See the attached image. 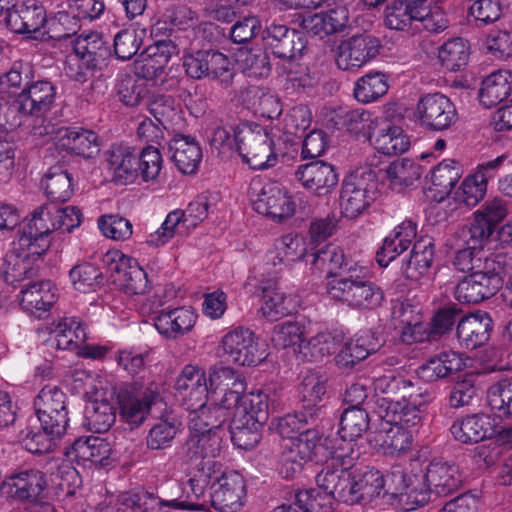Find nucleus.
<instances>
[{
    "mask_svg": "<svg viewBox=\"0 0 512 512\" xmlns=\"http://www.w3.org/2000/svg\"><path fill=\"white\" fill-rule=\"evenodd\" d=\"M294 176L303 188L317 196L328 195L338 183L333 166L323 161L299 165Z\"/></svg>",
    "mask_w": 512,
    "mask_h": 512,
    "instance_id": "nucleus-22",
    "label": "nucleus"
},
{
    "mask_svg": "<svg viewBox=\"0 0 512 512\" xmlns=\"http://www.w3.org/2000/svg\"><path fill=\"white\" fill-rule=\"evenodd\" d=\"M426 1H393L385 9V25L391 30L413 34L419 29L421 3H426Z\"/></svg>",
    "mask_w": 512,
    "mask_h": 512,
    "instance_id": "nucleus-31",
    "label": "nucleus"
},
{
    "mask_svg": "<svg viewBox=\"0 0 512 512\" xmlns=\"http://www.w3.org/2000/svg\"><path fill=\"white\" fill-rule=\"evenodd\" d=\"M405 409L404 404L392 402L382 415L379 428L369 438L374 448L385 455L398 456L412 446V428L421 421V410Z\"/></svg>",
    "mask_w": 512,
    "mask_h": 512,
    "instance_id": "nucleus-4",
    "label": "nucleus"
},
{
    "mask_svg": "<svg viewBox=\"0 0 512 512\" xmlns=\"http://www.w3.org/2000/svg\"><path fill=\"white\" fill-rule=\"evenodd\" d=\"M245 498L246 483L237 471H225L211 484L210 502L220 512H238Z\"/></svg>",
    "mask_w": 512,
    "mask_h": 512,
    "instance_id": "nucleus-15",
    "label": "nucleus"
},
{
    "mask_svg": "<svg viewBox=\"0 0 512 512\" xmlns=\"http://www.w3.org/2000/svg\"><path fill=\"white\" fill-rule=\"evenodd\" d=\"M219 349L227 360L241 366H252L260 363L265 355L259 351L257 338L248 328L237 327L227 332L220 343Z\"/></svg>",
    "mask_w": 512,
    "mask_h": 512,
    "instance_id": "nucleus-14",
    "label": "nucleus"
},
{
    "mask_svg": "<svg viewBox=\"0 0 512 512\" xmlns=\"http://www.w3.org/2000/svg\"><path fill=\"white\" fill-rule=\"evenodd\" d=\"M56 145L86 158L93 157L99 150L97 135L82 128L61 127L56 131Z\"/></svg>",
    "mask_w": 512,
    "mask_h": 512,
    "instance_id": "nucleus-35",
    "label": "nucleus"
},
{
    "mask_svg": "<svg viewBox=\"0 0 512 512\" xmlns=\"http://www.w3.org/2000/svg\"><path fill=\"white\" fill-rule=\"evenodd\" d=\"M255 286L261 292L262 300L259 312L262 317L269 321H277L291 313L297 308V300L281 290L278 286L276 275L270 273V269L257 271L254 278H249L248 283Z\"/></svg>",
    "mask_w": 512,
    "mask_h": 512,
    "instance_id": "nucleus-10",
    "label": "nucleus"
},
{
    "mask_svg": "<svg viewBox=\"0 0 512 512\" xmlns=\"http://www.w3.org/2000/svg\"><path fill=\"white\" fill-rule=\"evenodd\" d=\"M197 470L188 480L187 500L173 499L165 501L169 508L187 509V510H204L207 506L205 499L206 489L210 485L212 476L217 472L206 468L196 467Z\"/></svg>",
    "mask_w": 512,
    "mask_h": 512,
    "instance_id": "nucleus-36",
    "label": "nucleus"
},
{
    "mask_svg": "<svg viewBox=\"0 0 512 512\" xmlns=\"http://www.w3.org/2000/svg\"><path fill=\"white\" fill-rule=\"evenodd\" d=\"M336 441L338 442L337 445H332V442L329 443V449L326 452L330 458L326 464L345 471H356L354 467L360 456L357 444L355 441L341 437Z\"/></svg>",
    "mask_w": 512,
    "mask_h": 512,
    "instance_id": "nucleus-63",
    "label": "nucleus"
},
{
    "mask_svg": "<svg viewBox=\"0 0 512 512\" xmlns=\"http://www.w3.org/2000/svg\"><path fill=\"white\" fill-rule=\"evenodd\" d=\"M433 256L434 248L430 238L417 241L413 246L410 258L403 266L406 277L411 280L420 279L428 272Z\"/></svg>",
    "mask_w": 512,
    "mask_h": 512,
    "instance_id": "nucleus-55",
    "label": "nucleus"
},
{
    "mask_svg": "<svg viewBox=\"0 0 512 512\" xmlns=\"http://www.w3.org/2000/svg\"><path fill=\"white\" fill-rule=\"evenodd\" d=\"M103 263L110 272L119 274L124 292L128 295H143L149 290L147 274L137 261L119 250H110L103 256Z\"/></svg>",
    "mask_w": 512,
    "mask_h": 512,
    "instance_id": "nucleus-18",
    "label": "nucleus"
},
{
    "mask_svg": "<svg viewBox=\"0 0 512 512\" xmlns=\"http://www.w3.org/2000/svg\"><path fill=\"white\" fill-rule=\"evenodd\" d=\"M492 319L486 312L478 311L461 318L457 325V338L467 349L484 345L490 338Z\"/></svg>",
    "mask_w": 512,
    "mask_h": 512,
    "instance_id": "nucleus-30",
    "label": "nucleus"
},
{
    "mask_svg": "<svg viewBox=\"0 0 512 512\" xmlns=\"http://www.w3.org/2000/svg\"><path fill=\"white\" fill-rule=\"evenodd\" d=\"M380 47L379 40L370 34L353 35L338 45L336 64L344 71H358L379 54Z\"/></svg>",
    "mask_w": 512,
    "mask_h": 512,
    "instance_id": "nucleus-11",
    "label": "nucleus"
},
{
    "mask_svg": "<svg viewBox=\"0 0 512 512\" xmlns=\"http://www.w3.org/2000/svg\"><path fill=\"white\" fill-rule=\"evenodd\" d=\"M389 89V77L383 72L368 73L354 85V97L358 102L371 103L384 96Z\"/></svg>",
    "mask_w": 512,
    "mask_h": 512,
    "instance_id": "nucleus-56",
    "label": "nucleus"
},
{
    "mask_svg": "<svg viewBox=\"0 0 512 512\" xmlns=\"http://www.w3.org/2000/svg\"><path fill=\"white\" fill-rule=\"evenodd\" d=\"M375 390L386 395L383 398L385 411L388 410L392 402H398L405 406V410L415 408L421 410V407L432 400L431 395L422 392L411 381L402 377L385 375L379 377L374 382Z\"/></svg>",
    "mask_w": 512,
    "mask_h": 512,
    "instance_id": "nucleus-13",
    "label": "nucleus"
},
{
    "mask_svg": "<svg viewBox=\"0 0 512 512\" xmlns=\"http://www.w3.org/2000/svg\"><path fill=\"white\" fill-rule=\"evenodd\" d=\"M385 178L392 189L401 191L412 185L421 176L420 166L410 159L402 158L390 163L384 170Z\"/></svg>",
    "mask_w": 512,
    "mask_h": 512,
    "instance_id": "nucleus-59",
    "label": "nucleus"
},
{
    "mask_svg": "<svg viewBox=\"0 0 512 512\" xmlns=\"http://www.w3.org/2000/svg\"><path fill=\"white\" fill-rule=\"evenodd\" d=\"M235 61L248 77L265 78L271 71L269 57L261 49H239Z\"/></svg>",
    "mask_w": 512,
    "mask_h": 512,
    "instance_id": "nucleus-61",
    "label": "nucleus"
},
{
    "mask_svg": "<svg viewBox=\"0 0 512 512\" xmlns=\"http://www.w3.org/2000/svg\"><path fill=\"white\" fill-rule=\"evenodd\" d=\"M415 115L422 126L435 131L449 128L457 119L454 104L441 93L422 96L416 105Z\"/></svg>",
    "mask_w": 512,
    "mask_h": 512,
    "instance_id": "nucleus-16",
    "label": "nucleus"
},
{
    "mask_svg": "<svg viewBox=\"0 0 512 512\" xmlns=\"http://www.w3.org/2000/svg\"><path fill=\"white\" fill-rule=\"evenodd\" d=\"M34 407L40 424L51 428L53 433L64 434L68 422L66 395L55 385H46L34 400Z\"/></svg>",
    "mask_w": 512,
    "mask_h": 512,
    "instance_id": "nucleus-12",
    "label": "nucleus"
},
{
    "mask_svg": "<svg viewBox=\"0 0 512 512\" xmlns=\"http://www.w3.org/2000/svg\"><path fill=\"white\" fill-rule=\"evenodd\" d=\"M108 169L120 184L133 183L137 179V154L125 144L112 145L107 151Z\"/></svg>",
    "mask_w": 512,
    "mask_h": 512,
    "instance_id": "nucleus-38",
    "label": "nucleus"
},
{
    "mask_svg": "<svg viewBox=\"0 0 512 512\" xmlns=\"http://www.w3.org/2000/svg\"><path fill=\"white\" fill-rule=\"evenodd\" d=\"M370 418L361 407L346 408L340 418L339 435L343 439L355 441L368 430Z\"/></svg>",
    "mask_w": 512,
    "mask_h": 512,
    "instance_id": "nucleus-60",
    "label": "nucleus"
},
{
    "mask_svg": "<svg viewBox=\"0 0 512 512\" xmlns=\"http://www.w3.org/2000/svg\"><path fill=\"white\" fill-rule=\"evenodd\" d=\"M49 329L54 335L56 347L61 350L77 348L87 339L86 328L76 317H63L54 321Z\"/></svg>",
    "mask_w": 512,
    "mask_h": 512,
    "instance_id": "nucleus-48",
    "label": "nucleus"
},
{
    "mask_svg": "<svg viewBox=\"0 0 512 512\" xmlns=\"http://www.w3.org/2000/svg\"><path fill=\"white\" fill-rule=\"evenodd\" d=\"M505 277V268L494 272L469 274L457 284L454 296L461 303H479L494 295L502 287Z\"/></svg>",
    "mask_w": 512,
    "mask_h": 512,
    "instance_id": "nucleus-17",
    "label": "nucleus"
},
{
    "mask_svg": "<svg viewBox=\"0 0 512 512\" xmlns=\"http://www.w3.org/2000/svg\"><path fill=\"white\" fill-rule=\"evenodd\" d=\"M431 491L423 475L405 472L393 467L387 473V496L397 501L404 511H412L427 504Z\"/></svg>",
    "mask_w": 512,
    "mask_h": 512,
    "instance_id": "nucleus-8",
    "label": "nucleus"
},
{
    "mask_svg": "<svg viewBox=\"0 0 512 512\" xmlns=\"http://www.w3.org/2000/svg\"><path fill=\"white\" fill-rule=\"evenodd\" d=\"M508 215L507 203L496 197L486 202L479 210L474 212L470 227V237L483 243L492 235L495 226Z\"/></svg>",
    "mask_w": 512,
    "mask_h": 512,
    "instance_id": "nucleus-29",
    "label": "nucleus"
},
{
    "mask_svg": "<svg viewBox=\"0 0 512 512\" xmlns=\"http://www.w3.org/2000/svg\"><path fill=\"white\" fill-rule=\"evenodd\" d=\"M372 144L379 153L392 156L406 152L410 138L401 127L387 124L377 132Z\"/></svg>",
    "mask_w": 512,
    "mask_h": 512,
    "instance_id": "nucleus-53",
    "label": "nucleus"
},
{
    "mask_svg": "<svg viewBox=\"0 0 512 512\" xmlns=\"http://www.w3.org/2000/svg\"><path fill=\"white\" fill-rule=\"evenodd\" d=\"M263 39L273 54L279 58H297L306 48L303 35L285 25L271 24L266 28Z\"/></svg>",
    "mask_w": 512,
    "mask_h": 512,
    "instance_id": "nucleus-28",
    "label": "nucleus"
},
{
    "mask_svg": "<svg viewBox=\"0 0 512 512\" xmlns=\"http://www.w3.org/2000/svg\"><path fill=\"white\" fill-rule=\"evenodd\" d=\"M487 402L497 415L479 413L457 419L450 428L455 440L473 444L500 432V417L512 416V379L493 384L488 389Z\"/></svg>",
    "mask_w": 512,
    "mask_h": 512,
    "instance_id": "nucleus-3",
    "label": "nucleus"
},
{
    "mask_svg": "<svg viewBox=\"0 0 512 512\" xmlns=\"http://www.w3.org/2000/svg\"><path fill=\"white\" fill-rule=\"evenodd\" d=\"M511 94L512 73L508 70H499L484 79L479 91V100L484 107L492 108Z\"/></svg>",
    "mask_w": 512,
    "mask_h": 512,
    "instance_id": "nucleus-49",
    "label": "nucleus"
},
{
    "mask_svg": "<svg viewBox=\"0 0 512 512\" xmlns=\"http://www.w3.org/2000/svg\"><path fill=\"white\" fill-rule=\"evenodd\" d=\"M375 191V176L371 170L350 174L344 179L340 190L341 215L347 219L359 217L374 202Z\"/></svg>",
    "mask_w": 512,
    "mask_h": 512,
    "instance_id": "nucleus-9",
    "label": "nucleus"
},
{
    "mask_svg": "<svg viewBox=\"0 0 512 512\" xmlns=\"http://www.w3.org/2000/svg\"><path fill=\"white\" fill-rule=\"evenodd\" d=\"M159 393L155 384H150L142 391L122 395L119 400L122 418L132 424L140 425L147 417L152 404Z\"/></svg>",
    "mask_w": 512,
    "mask_h": 512,
    "instance_id": "nucleus-33",
    "label": "nucleus"
},
{
    "mask_svg": "<svg viewBox=\"0 0 512 512\" xmlns=\"http://www.w3.org/2000/svg\"><path fill=\"white\" fill-rule=\"evenodd\" d=\"M47 197L55 202H65L74 192L72 175L60 166L51 167L44 177Z\"/></svg>",
    "mask_w": 512,
    "mask_h": 512,
    "instance_id": "nucleus-58",
    "label": "nucleus"
},
{
    "mask_svg": "<svg viewBox=\"0 0 512 512\" xmlns=\"http://www.w3.org/2000/svg\"><path fill=\"white\" fill-rule=\"evenodd\" d=\"M353 471H345L326 464L316 475L318 488L332 499L347 503Z\"/></svg>",
    "mask_w": 512,
    "mask_h": 512,
    "instance_id": "nucleus-43",
    "label": "nucleus"
},
{
    "mask_svg": "<svg viewBox=\"0 0 512 512\" xmlns=\"http://www.w3.org/2000/svg\"><path fill=\"white\" fill-rule=\"evenodd\" d=\"M238 153L252 169H266L277 162L280 139L273 129L256 123H241L236 127Z\"/></svg>",
    "mask_w": 512,
    "mask_h": 512,
    "instance_id": "nucleus-5",
    "label": "nucleus"
},
{
    "mask_svg": "<svg viewBox=\"0 0 512 512\" xmlns=\"http://www.w3.org/2000/svg\"><path fill=\"white\" fill-rule=\"evenodd\" d=\"M16 96L22 117L30 115L40 117L53 106L56 87L49 81L39 80L28 84Z\"/></svg>",
    "mask_w": 512,
    "mask_h": 512,
    "instance_id": "nucleus-24",
    "label": "nucleus"
},
{
    "mask_svg": "<svg viewBox=\"0 0 512 512\" xmlns=\"http://www.w3.org/2000/svg\"><path fill=\"white\" fill-rule=\"evenodd\" d=\"M464 366L462 356L455 351H445L421 365L417 374L419 378L432 382L461 370Z\"/></svg>",
    "mask_w": 512,
    "mask_h": 512,
    "instance_id": "nucleus-50",
    "label": "nucleus"
},
{
    "mask_svg": "<svg viewBox=\"0 0 512 512\" xmlns=\"http://www.w3.org/2000/svg\"><path fill=\"white\" fill-rule=\"evenodd\" d=\"M306 254L307 244L303 236L293 233L283 235L274 241L259 271L269 268L270 273L276 275L282 267L289 268L293 263L303 260Z\"/></svg>",
    "mask_w": 512,
    "mask_h": 512,
    "instance_id": "nucleus-20",
    "label": "nucleus"
},
{
    "mask_svg": "<svg viewBox=\"0 0 512 512\" xmlns=\"http://www.w3.org/2000/svg\"><path fill=\"white\" fill-rule=\"evenodd\" d=\"M333 442L329 438L322 441V436L315 429H307L300 432L296 438L285 441L289 447L301 455L307 462L314 457H325L329 449V443Z\"/></svg>",
    "mask_w": 512,
    "mask_h": 512,
    "instance_id": "nucleus-54",
    "label": "nucleus"
},
{
    "mask_svg": "<svg viewBox=\"0 0 512 512\" xmlns=\"http://www.w3.org/2000/svg\"><path fill=\"white\" fill-rule=\"evenodd\" d=\"M8 493L20 500L37 498L46 487L44 474L38 470L23 471L5 483Z\"/></svg>",
    "mask_w": 512,
    "mask_h": 512,
    "instance_id": "nucleus-51",
    "label": "nucleus"
},
{
    "mask_svg": "<svg viewBox=\"0 0 512 512\" xmlns=\"http://www.w3.org/2000/svg\"><path fill=\"white\" fill-rule=\"evenodd\" d=\"M248 195L255 211L273 220H284L294 215L296 204L286 188L281 185L253 179Z\"/></svg>",
    "mask_w": 512,
    "mask_h": 512,
    "instance_id": "nucleus-7",
    "label": "nucleus"
},
{
    "mask_svg": "<svg viewBox=\"0 0 512 512\" xmlns=\"http://www.w3.org/2000/svg\"><path fill=\"white\" fill-rule=\"evenodd\" d=\"M469 55L467 41L459 37L446 41L438 51V58L442 66L448 71H457L465 66Z\"/></svg>",
    "mask_w": 512,
    "mask_h": 512,
    "instance_id": "nucleus-64",
    "label": "nucleus"
},
{
    "mask_svg": "<svg viewBox=\"0 0 512 512\" xmlns=\"http://www.w3.org/2000/svg\"><path fill=\"white\" fill-rule=\"evenodd\" d=\"M305 326L299 321H285L274 326L271 341L277 348H291L295 354L300 355L304 350Z\"/></svg>",
    "mask_w": 512,
    "mask_h": 512,
    "instance_id": "nucleus-57",
    "label": "nucleus"
},
{
    "mask_svg": "<svg viewBox=\"0 0 512 512\" xmlns=\"http://www.w3.org/2000/svg\"><path fill=\"white\" fill-rule=\"evenodd\" d=\"M156 506L167 507L165 501L148 493L125 492L118 496L116 507L107 508L106 512H150Z\"/></svg>",
    "mask_w": 512,
    "mask_h": 512,
    "instance_id": "nucleus-62",
    "label": "nucleus"
},
{
    "mask_svg": "<svg viewBox=\"0 0 512 512\" xmlns=\"http://www.w3.org/2000/svg\"><path fill=\"white\" fill-rule=\"evenodd\" d=\"M171 158L184 174L194 173L202 159V151L197 141L188 135L176 134L169 142Z\"/></svg>",
    "mask_w": 512,
    "mask_h": 512,
    "instance_id": "nucleus-41",
    "label": "nucleus"
},
{
    "mask_svg": "<svg viewBox=\"0 0 512 512\" xmlns=\"http://www.w3.org/2000/svg\"><path fill=\"white\" fill-rule=\"evenodd\" d=\"M174 388L187 410L203 406L206 404L209 393L205 370L198 365H185L176 378Z\"/></svg>",
    "mask_w": 512,
    "mask_h": 512,
    "instance_id": "nucleus-19",
    "label": "nucleus"
},
{
    "mask_svg": "<svg viewBox=\"0 0 512 512\" xmlns=\"http://www.w3.org/2000/svg\"><path fill=\"white\" fill-rule=\"evenodd\" d=\"M392 318L401 338L406 343L420 342L425 338L426 326L419 310L409 303H400L393 308Z\"/></svg>",
    "mask_w": 512,
    "mask_h": 512,
    "instance_id": "nucleus-42",
    "label": "nucleus"
},
{
    "mask_svg": "<svg viewBox=\"0 0 512 512\" xmlns=\"http://www.w3.org/2000/svg\"><path fill=\"white\" fill-rule=\"evenodd\" d=\"M381 346L375 333L369 330L360 331L345 343L336 356V363L341 367H350L376 352Z\"/></svg>",
    "mask_w": 512,
    "mask_h": 512,
    "instance_id": "nucleus-40",
    "label": "nucleus"
},
{
    "mask_svg": "<svg viewBox=\"0 0 512 512\" xmlns=\"http://www.w3.org/2000/svg\"><path fill=\"white\" fill-rule=\"evenodd\" d=\"M190 411L189 428L190 431L218 433L221 426L228 420H231V412L228 407L219 400V405L197 407Z\"/></svg>",
    "mask_w": 512,
    "mask_h": 512,
    "instance_id": "nucleus-45",
    "label": "nucleus"
},
{
    "mask_svg": "<svg viewBox=\"0 0 512 512\" xmlns=\"http://www.w3.org/2000/svg\"><path fill=\"white\" fill-rule=\"evenodd\" d=\"M221 437L218 433L190 431V437L186 442V458L196 462V467L218 471L220 465L215 459L221 450Z\"/></svg>",
    "mask_w": 512,
    "mask_h": 512,
    "instance_id": "nucleus-21",
    "label": "nucleus"
},
{
    "mask_svg": "<svg viewBox=\"0 0 512 512\" xmlns=\"http://www.w3.org/2000/svg\"><path fill=\"white\" fill-rule=\"evenodd\" d=\"M196 320L197 314L191 307H178L161 311L154 318V326L164 337L176 339L189 332Z\"/></svg>",
    "mask_w": 512,
    "mask_h": 512,
    "instance_id": "nucleus-34",
    "label": "nucleus"
},
{
    "mask_svg": "<svg viewBox=\"0 0 512 512\" xmlns=\"http://www.w3.org/2000/svg\"><path fill=\"white\" fill-rule=\"evenodd\" d=\"M75 29L72 33H65L59 35L61 39H70L73 51L81 55L86 60H92V63L99 65L100 61L105 58L108 49L102 37L96 32H84L78 36H73Z\"/></svg>",
    "mask_w": 512,
    "mask_h": 512,
    "instance_id": "nucleus-52",
    "label": "nucleus"
},
{
    "mask_svg": "<svg viewBox=\"0 0 512 512\" xmlns=\"http://www.w3.org/2000/svg\"><path fill=\"white\" fill-rule=\"evenodd\" d=\"M417 234V226L412 221H403L384 239L376 260L381 267H387L398 255L408 249Z\"/></svg>",
    "mask_w": 512,
    "mask_h": 512,
    "instance_id": "nucleus-37",
    "label": "nucleus"
},
{
    "mask_svg": "<svg viewBox=\"0 0 512 512\" xmlns=\"http://www.w3.org/2000/svg\"><path fill=\"white\" fill-rule=\"evenodd\" d=\"M76 377V380L83 381L84 393L90 397L85 407L87 428L96 433L108 431L116 420L113 391L104 387V381L98 379L96 374L80 371Z\"/></svg>",
    "mask_w": 512,
    "mask_h": 512,
    "instance_id": "nucleus-6",
    "label": "nucleus"
},
{
    "mask_svg": "<svg viewBox=\"0 0 512 512\" xmlns=\"http://www.w3.org/2000/svg\"><path fill=\"white\" fill-rule=\"evenodd\" d=\"M212 392L223 391L222 403L231 412V437L243 449L253 448L260 439L259 429L269 418L268 395L261 390L244 394L246 384L228 366L210 370Z\"/></svg>",
    "mask_w": 512,
    "mask_h": 512,
    "instance_id": "nucleus-2",
    "label": "nucleus"
},
{
    "mask_svg": "<svg viewBox=\"0 0 512 512\" xmlns=\"http://www.w3.org/2000/svg\"><path fill=\"white\" fill-rule=\"evenodd\" d=\"M299 394L303 410L310 419H313L322 409L321 403L326 394V379L318 372L309 371L302 378Z\"/></svg>",
    "mask_w": 512,
    "mask_h": 512,
    "instance_id": "nucleus-47",
    "label": "nucleus"
},
{
    "mask_svg": "<svg viewBox=\"0 0 512 512\" xmlns=\"http://www.w3.org/2000/svg\"><path fill=\"white\" fill-rule=\"evenodd\" d=\"M431 494L447 496L458 490L462 484L459 467L448 462H431L424 475Z\"/></svg>",
    "mask_w": 512,
    "mask_h": 512,
    "instance_id": "nucleus-32",
    "label": "nucleus"
},
{
    "mask_svg": "<svg viewBox=\"0 0 512 512\" xmlns=\"http://www.w3.org/2000/svg\"><path fill=\"white\" fill-rule=\"evenodd\" d=\"M17 300L25 313L42 318L57 301L56 288L46 280L29 283L22 287Z\"/></svg>",
    "mask_w": 512,
    "mask_h": 512,
    "instance_id": "nucleus-26",
    "label": "nucleus"
},
{
    "mask_svg": "<svg viewBox=\"0 0 512 512\" xmlns=\"http://www.w3.org/2000/svg\"><path fill=\"white\" fill-rule=\"evenodd\" d=\"M47 21L41 0H25L14 5L6 17L8 28L14 33L34 34L41 31Z\"/></svg>",
    "mask_w": 512,
    "mask_h": 512,
    "instance_id": "nucleus-27",
    "label": "nucleus"
},
{
    "mask_svg": "<svg viewBox=\"0 0 512 512\" xmlns=\"http://www.w3.org/2000/svg\"><path fill=\"white\" fill-rule=\"evenodd\" d=\"M348 9L345 4L305 16L301 26L305 32L318 39L342 32L348 23Z\"/></svg>",
    "mask_w": 512,
    "mask_h": 512,
    "instance_id": "nucleus-25",
    "label": "nucleus"
},
{
    "mask_svg": "<svg viewBox=\"0 0 512 512\" xmlns=\"http://www.w3.org/2000/svg\"><path fill=\"white\" fill-rule=\"evenodd\" d=\"M176 53L177 47L172 41H157L140 54L136 61V69L145 78L156 77Z\"/></svg>",
    "mask_w": 512,
    "mask_h": 512,
    "instance_id": "nucleus-39",
    "label": "nucleus"
},
{
    "mask_svg": "<svg viewBox=\"0 0 512 512\" xmlns=\"http://www.w3.org/2000/svg\"><path fill=\"white\" fill-rule=\"evenodd\" d=\"M81 220V211L75 206L57 208L44 204L34 209L25 218L18 237L4 257L2 270L6 280L14 282L30 276L33 265L51 245L50 235L56 230L71 232Z\"/></svg>",
    "mask_w": 512,
    "mask_h": 512,
    "instance_id": "nucleus-1",
    "label": "nucleus"
},
{
    "mask_svg": "<svg viewBox=\"0 0 512 512\" xmlns=\"http://www.w3.org/2000/svg\"><path fill=\"white\" fill-rule=\"evenodd\" d=\"M347 504H368L379 496H387V474L379 470L353 471Z\"/></svg>",
    "mask_w": 512,
    "mask_h": 512,
    "instance_id": "nucleus-23",
    "label": "nucleus"
},
{
    "mask_svg": "<svg viewBox=\"0 0 512 512\" xmlns=\"http://www.w3.org/2000/svg\"><path fill=\"white\" fill-rule=\"evenodd\" d=\"M473 241V245L462 249L456 253L454 265L458 270L472 273L494 272L495 270L504 269L500 261L484 257L482 252V243Z\"/></svg>",
    "mask_w": 512,
    "mask_h": 512,
    "instance_id": "nucleus-46",
    "label": "nucleus"
},
{
    "mask_svg": "<svg viewBox=\"0 0 512 512\" xmlns=\"http://www.w3.org/2000/svg\"><path fill=\"white\" fill-rule=\"evenodd\" d=\"M461 177L459 165L450 159H445L435 166L426 179V188L434 192V200L441 201L447 196Z\"/></svg>",
    "mask_w": 512,
    "mask_h": 512,
    "instance_id": "nucleus-44",
    "label": "nucleus"
}]
</instances>
